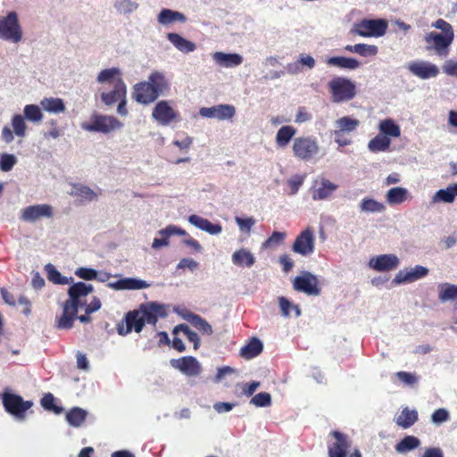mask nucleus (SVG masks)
I'll return each instance as SVG.
<instances>
[{
	"instance_id": "f257e3e1",
	"label": "nucleus",
	"mask_w": 457,
	"mask_h": 457,
	"mask_svg": "<svg viewBox=\"0 0 457 457\" xmlns=\"http://www.w3.org/2000/svg\"><path fill=\"white\" fill-rule=\"evenodd\" d=\"M94 291L91 284L85 282L71 283L68 289L69 298L62 304V313L56 318V327L59 329H70L76 320L79 308L86 305L85 297Z\"/></svg>"
},
{
	"instance_id": "f03ea898",
	"label": "nucleus",
	"mask_w": 457,
	"mask_h": 457,
	"mask_svg": "<svg viewBox=\"0 0 457 457\" xmlns=\"http://www.w3.org/2000/svg\"><path fill=\"white\" fill-rule=\"evenodd\" d=\"M331 99L334 103H344L353 99L357 94L353 81L345 77H334L328 83Z\"/></svg>"
},
{
	"instance_id": "7ed1b4c3",
	"label": "nucleus",
	"mask_w": 457,
	"mask_h": 457,
	"mask_svg": "<svg viewBox=\"0 0 457 457\" xmlns=\"http://www.w3.org/2000/svg\"><path fill=\"white\" fill-rule=\"evenodd\" d=\"M320 147L313 136L298 137L293 141L292 151L294 156L303 162L313 160L320 153Z\"/></svg>"
},
{
	"instance_id": "20e7f679",
	"label": "nucleus",
	"mask_w": 457,
	"mask_h": 457,
	"mask_svg": "<svg viewBox=\"0 0 457 457\" xmlns=\"http://www.w3.org/2000/svg\"><path fill=\"white\" fill-rule=\"evenodd\" d=\"M123 124L117 118L111 115L93 113L90 122H83L81 129L88 132L109 134L122 128Z\"/></svg>"
},
{
	"instance_id": "39448f33",
	"label": "nucleus",
	"mask_w": 457,
	"mask_h": 457,
	"mask_svg": "<svg viewBox=\"0 0 457 457\" xmlns=\"http://www.w3.org/2000/svg\"><path fill=\"white\" fill-rule=\"evenodd\" d=\"M22 38V29L18 15L15 12H10L6 16L0 17V39L19 43Z\"/></svg>"
},
{
	"instance_id": "423d86ee",
	"label": "nucleus",
	"mask_w": 457,
	"mask_h": 457,
	"mask_svg": "<svg viewBox=\"0 0 457 457\" xmlns=\"http://www.w3.org/2000/svg\"><path fill=\"white\" fill-rule=\"evenodd\" d=\"M386 29L387 21L384 19H363L353 25L352 32L364 37H379Z\"/></svg>"
},
{
	"instance_id": "0eeeda50",
	"label": "nucleus",
	"mask_w": 457,
	"mask_h": 457,
	"mask_svg": "<svg viewBox=\"0 0 457 457\" xmlns=\"http://www.w3.org/2000/svg\"><path fill=\"white\" fill-rule=\"evenodd\" d=\"M453 37L449 34L446 36L431 31L425 37V41L428 44L427 49H433L438 56L445 57L449 54V47L453 43Z\"/></svg>"
},
{
	"instance_id": "6e6552de",
	"label": "nucleus",
	"mask_w": 457,
	"mask_h": 457,
	"mask_svg": "<svg viewBox=\"0 0 457 457\" xmlns=\"http://www.w3.org/2000/svg\"><path fill=\"white\" fill-rule=\"evenodd\" d=\"M2 400L5 411L18 419H23L24 413L32 405L31 402L23 401L20 395L12 393H4Z\"/></svg>"
},
{
	"instance_id": "1a4fd4ad",
	"label": "nucleus",
	"mask_w": 457,
	"mask_h": 457,
	"mask_svg": "<svg viewBox=\"0 0 457 457\" xmlns=\"http://www.w3.org/2000/svg\"><path fill=\"white\" fill-rule=\"evenodd\" d=\"M330 436L335 440L328 444V457H346L352 445L348 436L337 430L331 431Z\"/></svg>"
},
{
	"instance_id": "9d476101",
	"label": "nucleus",
	"mask_w": 457,
	"mask_h": 457,
	"mask_svg": "<svg viewBox=\"0 0 457 457\" xmlns=\"http://www.w3.org/2000/svg\"><path fill=\"white\" fill-rule=\"evenodd\" d=\"M315 237L311 228H306L295 238L292 250L302 256H309L314 253Z\"/></svg>"
},
{
	"instance_id": "9b49d317",
	"label": "nucleus",
	"mask_w": 457,
	"mask_h": 457,
	"mask_svg": "<svg viewBox=\"0 0 457 457\" xmlns=\"http://www.w3.org/2000/svg\"><path fill=\"white\" fill-rule=\"evenodd\" d=\"M406 68L413 76L424 80L439 74V68L436 64L424 60L411 61L406 64Z\"/></svg>"
},
{
	"instance_id": "f8f14e48",
	"label": "nucleus",
	"mask_w": 457,
	"mask_h": 457,
	"mask_svg": "<svg viewBox=\"0 0 457 457\" xmlns=\"http://www.w3.org/2000/svg\"><path fill=\"white\" fill-rule=\"evenodd\" d=\"M318 284L317 276L309 271H303L302 275L297 276L293 282L295 290L305 293L308 295H320V288Z\"/></svg>"
},
{
	"instance_id": "ddd939ff",
	"label": "nucleus",
	"mask_w": 457,
	"mask_h": 457,
	"mask_svg": "<svg viewBox=\"0 0 457 457\" xmlns=\"http://www.w3.org/2000/svg\"><path fill=\"white\" fill-rule=\"evenodd\" d=\"M170 366L179 370L187 377H196L201 374L203 368L195 357L183 356L179 359H171Z\"/></svg>"
},
{
	"instance_id": "4468645a",
	"label": "nucleus",
	"mask_w": 457,
	"mask_h": 457,
	"mask_svg": "<svg viewBox=\"0 0 457 457\" xmlns=\"http://www.w3.org/2000/svg\"><path fill=\"white\" fill-rule=\"evenodd\" d=\"M137 312L145 324L148 323L154 327L158 318H165L168 315L166 306L157 302L142 304Z\"/></svg>"
},
{
	"instance_id": "2eb2a0df",
	"label": "nucleus",
	"mask_w": 457,
	"mask_h": 457,
	"mask_svg": "<svg viewBox=\"0 0 457 457\" xmlns=\"http://www.w3.org/2000/svg\"><path fill=\"white\" fill-rule=\"evenodd\" d=\"M338 188V185L331 182L326 178L318 177L313 180L312 190V198L314 201H322L328 199Z\"/></svg>"
},
{
	"instance_id": "dca6fc26",
	"label": "nucleus",
	"mask_w": 457,
	"mask_h": 457,
	"mask_svg": "<svg viewBox=\"0 0 457 457\" xmlns=\"http://www.w3.org/2000/svg\"><path fill=\"white\" fill-rule=\"evenodd\" d=\"M199 114L204 118L225 120L232 119L236 114V108L228 104H217L212 107H202Z\"/></svg>"
},
{
	"instance_id": "f3484780",
	"label": "nucleus",
	"mask_w": 457,
	"mask_h": 457,
	"mask_svg": "<svg viewBox=\"0 0 457 457\" xmlns=\"http://www.w3.org/2000/svg\"><path fill=\"white\" fill-rule=\"evenodd\" d=\"M54 216V209L50 204H41L29 205L21 212V219L27 222H36L39 219H50Z\"/></svg>"
},
{
	"instance_id": "a211bd4d",
	"label": "nucleus",
	"mask_w": 457,
	"mask_h": 457,
	"mask_svg": "<svg viewBox=\"0 0 457 457\" xmlns=\"http://www.w3.org/2000/svg\"><path fill=\"white\" fill-rule=\"evenodd\" d=\"M178 117V112L167 101L158 102L152 112V118L162 126H168Z\"/></svg>"
},
{
	"instance_id": "6ab92c4d",
	"label": "nucleus",
	"mask_w": 457,
	"mask_h": 457,
	"mask_svg": "<svg viewBox=\"0 0 457 457\" xmlns=\"http://www.w3.org/2000/svg\"><path fill=\"white\" fill-rule=\"evenodd\" d=\"M400 263L399 258L394 253L374 256L369 261V267L378 272H386L395 270Z\"/></svg>"
},
{
	"instance_id": "aec40b11",
	"label": "nucleus",
	"mask_w": 457,
	"mask_h": 457,
	"mask_svg": "<svg viewBox=\"0 0 457 457\" xmlns=\"http://www.w3.org/2000/svg\"><path fill=\"white\" fill-rule=\"evenodd\" d=\"M428 274V268L421 265H416L410 270H399V272L395 276L393 283L395 285L411 283L426 277Z\"/></svg>"
},
{
	"instance_id": "412c9836",
	"label": "nucleus",
	"mask_w": 457,
	"mask_h": 457,
	"mask_svg": "<svg viewBox=\"0 0 457 457\" xmlns=\"http://www.w3.org/2000/svg\"><path fill=\"white\" fill-rule=\"evenodd\" d=\"M158 97L159 96L154 92L148 81L139 82L134 87L133 98L137 103L149 104Z\"/></svg>"
},
{
	"instance_id": "4be33fe9",
	"label": "nucleus",
	"mask_w": 457,
	"mask_h": 457,
	"mask_svg": "<svg viewBox=\"0 0 457 457\" xmlns=\"http://www.w3.org/2000/svg\"><path fill=\"white\" fill-rule=\"evenodd\" d=\"M127 96V87L121 78L115 79L112 90L101 94L103 103L107 106H112L121 98Z\"/></svg>"
},
{
	"instance_id": "5701e85b",
	"label": "nucleus",
	"mask_w": 457,
	"mask_h": 457,
	"mask_svg": "<svg viewBox=\"0 0 457 457\" xmlns=\"http://www.w3.org/2000/svg\"><path fill=\"white\" fill-rule=\"evenodd\" d=\"M107 287L114 290H139L148 288L150 284L137 278H123L115 282H109Z\"/></svg>"
},
{
	"instance_id": "b1692460",
	"label": "nucleus",
	"mask_w": 457,
	"mask_h": 457,
	"mask_svg": "<svg viewBox=\"0 0 457 457\" xmlns=\"http://www.w3.org/2000/svg\"><path fill=\"white\" fill-rule=\"evenodd\" d=\"M212 60L216 64L224 68H234L243 62V56L239 54H227L223 52H215L212 54Z\"/></svg>"
},
{
	"instance_id": "393cba45",
	"label": "nucleus",
	"mask_w": 457,
	"mask_h": 457,
	"mask_svg": "<svg viewBox=\"0 0 457 457\" xmlns=\"http://www.w3.org/2000/svg\"><path fill=\"white\" fill-rule=\"evenodd\" d=\"M102 190L97 188V191L93 190L88 186L83 184H74L72 186L71 191L70 193L71 195L80 198L85 202H94L98 199V196L101 195Z\"/></svg>"
},
{
	"instance_id": "a878e982",
	"label": "nucleus",
	"mask_w": 457,
	"mask_h": 457,
	"mask_svg": "<svg viewBox=\"0 0 457 457\" xmlns=\"http://www.w3.org/2000/svg\"><path fill=\"white\" fill-rule=\"evenodd\" d=\"M328 66L337 67L342 70L354 71L361 67V63L359 60L353 57L332 56L326 59Z\"/></svg>"
},
{
	"instance_id": "bb28decb",
	"label": "nucleus",
	"mask_w": 457,
	"mask_h": 457,
	"mask_svg": "<svg viewBox=\"0 0 457 457\" xmlns=\"http://www.w3.org/2000/svg\"><path fill=\"white\" fill-rule=\"evenodd\" d=\"M167 39L172 44V46L179 52L183 54H189L196 49L195 43L187 40L181 35L170 32L167 34Z\"/></svg>"
},
{
	"instance_id": "cd10ccee",
	"label": "nucleus",
	"mask_w": 457,
	"mask_h": 457,
	"mask_svg": "<svg viewBox=\"0 0 457 457\" xmlns=\"http://www.w3.org/2000/svg\"><path fill=\"white\" fill-rule=\"evenodd\" d=\"M147 81L159 96L170 90V83L163 72L157 71L151 72Z\"/></svg>"
},
{
	"instance_id": "c85d7f7f",
	"label": "nucleus",
	"mask_w": 457,
	"mask_h": 457,
	"mask_svg": "<svg viewBox=\"0 0 457 457\" xmlns=\"http://www.w3.org/2000/svg\"><path fill=\"white\" fill-rule=\"evenodd\" d=\"M334 125L335 129L333 130L332 134L345 135L355 131L360 125V120L350 116H344L337 119Z\"/></svg>"
},
{
	"instance_id": "c756f323",
	"label": "nucleus",
	"mask_w": 457,
	"mask_h": 457,
	"mask_svg": "<svg viewBox=\"0 0 457 457\" xmlns=\"http://www.w3.org/2000/svg\"><path fill=\"white\" fill-rule=\"evenodd\" d=\"M187 20V18L184 13L167 8L162 9L157 16V21L164 26L174 22L184 23Z\"/></svg>"
},
{
	"instance_id": "7c9ffc66",
	"label": "nucleus",
	"mask_w": 457,
	"mask_h": 457,
	"mask_svg": "<svg viewBox=\"0 0 457 457\" xmlns=\"http://www.w3.org/2000/svg\"><path fill=\"white\" fill-rule=\"evenodd\" d=\"M231 261L236 266L250 268L254 264L255 257L248 249L241 248L233 253Z\"/></svg>"
},
{
	"instance_id": "2f4dec72",
	"label": "nucleus",
	"mask_w": 457,
	"mask_h": 457,
	"mask_svg": "<svg viewBox=\"0 0 457 457\" xmlns=\"http://www.w3.org/2000/svg\"><path fill=\"white\" fill-rule=\"evenodd\" d=\"M41 108L51 113V114H59L65 112L66 107L63 100L58 97H44L40 101Z\"/></svg>"
},
{
	"instance_id": "473e14b6",
	"label": "nucleus",
	"mask_w": 457,
	"mask_h": 457,
	"mask_svg": "<svg viewBox=\"0 0 457 457\" xmlns=\"http://www.w3.org/2000/svg\"><path fill=\"white\" fill-rule=\"evenodd\" d=\"M263 349V345L257 337H253L248 344L240 350V355L245 360L253 359L258 356Z\"/></svg>"
},
{
	"instance_id": "72a5a7b5",
	"label": "nucleus",
	"mask_w": 457,
	"mask_h": 457,
	"mask_svg": "<svg viewBox=\"0 0 457 457\" xmlns=\"http://www.w3.org/2000/svg\"><path fill=\"white\" fill-rule=\"evenodd\" d=\"M408 194V190L404 187H392L387 191L386 200L390 205L401 204L406 201Z\"/></svg>"
},
{
	"instance_id": "f704fd0d",
	"label": "nucleus",
	"mask_w": 457,
	"mask_h": 457,
	"mask_svg": "<svg viewBox=\"0 0 457 457\" xmlns=\"http://www.w3.org/2000/svg\"><path fill=\"white\" fill-rule=\"evenodd\" d=\"M379 134L387 137H398L401 135L400 127L392 120L385 119L378 124Z\"/></svg>"
},
{
	"instance_id": "c9c22d12",
	"label": "nucleus",
	"mask_w": 457,
	"mask_h": 457,
	"mask_svg": "<svg viewBox=\"0 0 457 457\" xmlns=\"http://www.w3.org/2000/svg\"><path fill=\"white\" fill-rule=\"evenodd\" d=\"M45 270L47 273V278L55 285H69L73 282L72 277L62 276L54 265L51 263L45 266Z\"/></svg>"
},
{
	"instance_id": "e433bc0d",
	"label": "nucleus",
	"mask_w": 457,
	"mask_h": 457,
	"mask_svg": "<svg viewBox=\"0 0 457 457\" xmlns=\"http://www.w3.org/2000/svg\"><path fill=\"white\" fill-rule=\"evenodd\" d=\"M420 445V440L414 436H406L399 441L395 449L398 453H406L411 452Z\"/></svg>"
},
{
	"instance_id": "4c0bfd02",
	"label": "nucleus",
	"mask_w": 457,
	"mask_h": 457,
	"mask_svg": "<svg viewBox=\"0 0 457 457\" xmlns=\"http://www.w3.org/2000/svg\"><path fill=\"white\" fill-rule=\"evenodd\" d=\"M438 299L441 303L457 300V286L443 283L438 286Z\"/></svg>"
},
{
	"instance_id": "58836bf2",
	"label": "nucleus",
	"mask_w": 457,
	"mask_h": 457,
	"mask_svg": "<svg viewBox=\"0 0 457 457\" xmlns=\"http://www.w3.org/2000/svg\"><path fill=\"white\" fill-rule=\"evenodd\" d=\"M87 416V411L79 407H73L66 413V420L71 427H80Z\"/></svg>"
},
{
	"instance_id": "ea45409f",
	"label": "nucleus",
	"mask_w": 457,
	"mask_h": 457,
	"mask_svg": "<svg viewBox=\"0 0 457 457\" xmlns=\"http://www.w3.org/2000/svg\"><path fill=\"white\" fill-rule=\"evenodd\" d=\"M391 139L383 135H377L368 143V149L372 153L386 152L389 149Z\"/></svg>"
},
{
	"instance_id": "a19ab883",
	"label": "nucleus",
	"mask_w": 457,
	"mask_h": 457,
	"mask_svg": "<svg viewBox=\"0 0 457 457\" xmlns=\"http://www.w3.org/2000/svg\"><path fill=\"white\" fill-rule=\"evenodd\" d=\"M417 420V411L404 408L401 411V414L396 418V424L403 428H408L411 427Z\"/></svg>"
},
{
	"instance_id": "79ce46f5",
	"label": "nucleus",
	"mask_w": 457,
	"mask_h": 457,
	"mask_svg": "<svg viewBox=\"0 0 457 457\" xmlns=\"http://www.w3.org/2000/svg\"><path fill=\"white\" fill-rule=\"evenodd\" d=\"M296 129L292 126H282L277 132L276 143L279 147L287 146L293 137L295 135Z\"/></svg>"
},
{
	"instance_id": "37998d69",
	"label": "nucleus",
	"mask_w": 457,
	"mask_h": 457,
	"mask_svg": "<svg viewBox=\"0 0 457 457\" xmlns=\"http://www.w3.org/2000/svg\"><path fill=\"white\" fill-rule=\"evenodd\" d=\"M455 200L452 185L447 187L437 190L431 197V204H452Z\"/></svg>"
},
{
	"instance_id": "c03bdc74",
	"label": "nucleus",
	"mask_w": 457,
	"mask_h": 457,
	"mask_svg": "<svg viewBox=\"0 0 457 457\" xmlns=\"http://www.w3.org/2000/svg\"><path fill=\"white\" fill-rule=\"evenodd\" d=\"M121 71L119 68L112 67L101 71L96 78V81L100 84L115 83V79L121 78Z\"/></svg>"
},
{
	"instance_id": "a18cd8bd",
	"label": "nucleus",
	"mask_w": 457,
	"mask_h": 457,
	"mask_svg": "<svg viewBox=\"0 0 457 457\" xmlns=\"http://www.w3.org/2000/svg\"><path fill=\"white\" fill-rule=\"evenodd\" d=\"M360 210L366 213H379L385 211V205L371 198H363L360 204Z\"/></svg>"
},
{
	"instance_id": "49530a36",
	"label": "nucleus",
	"mask_w": 457,
	"mask_h": 457,
	"mask_svg": "<svg viewBox=\"0 0 457 457\" xmlns=\"http://www.w3.org/2000/svg\"><path fill=\"white\" fill-rule=\"evenodd\" d=\"M139 4L135 0H116L114 8L117 12L123 15H129L136 12Z\"/></svg>"
},
{
	"instance_id": "de8ad7c7",
	"label": "nucleus",
	"mask_w": 457,
	"mask_h": 457,
	"mask_svg": "<svg viewBox=\"0 0 457 457\" xmlns=\"http://www.w3.org/2000/svg\"><path fill=\"white\" fill-rule=\"evenodd\" d=\"M125 322L129 323L130 329H134L137 333L142 331L145 323L137 311L129 312L125 315Z\"/></svg>"
},
{
	"instance_id": "09e8293b",
	"label": "nucleus",
	"mask_w": 457,
	"mask_h": 457,
	"mask_svg": "<svg viewBox=\"0 0 457 457\" xmlns=\"http://www.w3.org/2000/svg\"><path fill=\"white\" fill-rule=\"evenodd\" d=\"M189 318H191L189 323L203 334L211 336L213 333L210 323L200 315H189Z\"/></svg>"
},
{
	"instance_id": "8fccbe9b",
	"label": "nucleus",
	"mask_w": 457,
	"mask_h": 457,
	"mask_svg": "<svg viewBox=\"0 0 457 457\" xmlns=\"http://www.w3.org/2000/svg\"><path fill=\"white\" fill-rule=\"evenodd\" d=\"M24 118L28 120L37 123L43 120V113L41 112V106L37 104H27L23 109Z\"/></svg>"
},
{
	"instance_id": "3c124183",
	"label": "nucleus",
	"mask_w": 457,
	"mask_h": 457,
	"mask_svg": "<svg viewBox=\"0 0 457 457\" xmlns=\"http://www.w3.org/2000/svg\"><path fill=\"white\" fill-rule=\"evenodd\" d=\"M179 331H182L187 337V339L194 344V349L197 350L200 346V338L197 333L191 330L187 324H179L173 329V333L176 334Z\"/></svg>"
},
{
	"instance_id": "603ef678",
	"label": "nucleus",
	"mask_w": 457,
	"mask_h": 457,
	"mask_svg": "<svg viewBox=\"0 0 457 457\" xmlns=\"http://www.w3.org/2000/svg\"><path fill=\"white\" fill-rule=\"evenodd\" d=\"M25 118L21 114H15L12 118V126L16 136L23 137L26 134L27 125Z\"/></svg>"
},
{
	"instance_id": "864d4df0",
	"label": "nucleus",
	"mask_w": 457,
	"mask_h": 457,
	"mask_svg": "<svg viewBox=\"0 0 457 457\" xmlns=\"http://www.w3.org/2000/svg\"><path fill=\"white\" fill-rule=\"evenodd\" d=\"M54 402H55V398L51 393L46 394L40 401L41 405L43 406L44 409H46L47 411H51L54 412L55 414L62 413L63 411V408L61 406L55 405Z\"/></svg>"
},
{
	"instance_id": "5fc2aeb1",
	"label": "nucleus",
	"mask_w": 457,
	"mask_h": 457,
	"mask_svg": "<svg viewBox=\"0 0 457 457\" xmlns=\"http://www.w3.org/2000/svg\"><path fill=\"white\" fill-rule=\"evenodd\" d=\"M250 403L256 407H268L271 404V396L269 393L261 392L252 397Z\"/></svg>"
},
{
	"instance_id": "6e6d98bb",
	"label": "nucleus",
	"mask_w": 457,
	"mask_h": 457,
	"mask_svg": "<svg viewBox=\"0 0 457 457\" xmlns=\"http://www.w3.org/2000/svg\"><path fill=\"white\" fill-rule=\"evenodd\" d=\"M286 233L274 231L271 236L262 243L263 248H270L283 243L286 238Z\"/></svg>"
},
{
	"instance_id": "4d7b16f0",
	"label": "nucleus",
	"mask_w": 457,
	"mask_h": 457,
	"mask_svg": "<svg viewBox=\"0 0 457 457\" xmlns=\"http://www.w3.org/2000/svg\"><path fill=\"white\" fill-rule=\"evenodd\" d=\"M168 230V227L162 228V229H160L158 231V234L161 236L160 238H157L155 237L153 241V244H152V247L154 249H159L161 247H163V246H168L169 244H170V237H171V235H170V233L167 231Z\"/></svg>"
},
{
	"instance_id": "13d9d810",
	"label": "nucleus",
	"mask_w": 457,
	"mask_h": 457,
	"mask_svg": "<svg viewBox=\"0 0 457 457\" xmlns=\"http://www.w3.org/2000/svg\"><path fill=\"white\" fill-rule=\"evenodd\" d=\"M17 162V158L14 154H3L0 156V170L2 171H10Z\"/></svg>"
},
{
	"instance_id": "bf43d9fd",
	"label": "nucleus",
	"mask_w": 457,
	"mask_h": 457,
	"mask_svg": "<svg viewBox=\"0 0 457 457\" xmlns=\"http://www.w3.org/2000/svg\"><path fill=\"white\" fill-rule=\"evenodd\" d=\"M356 54L363 57L375 56L378 52V46L374 45L360 43L356 44Z\"/></svg>"
},
{
	"instance_id": "052dcab7",
	"label": "nucleus",
	"mask_w": 457,
	"mask_h": 457,
	"mask_svg": "<svg viewBox=\"0 0 457 457\" xmlns=\"http://www.w3.org/2000/svg\"><path fill=\"white\" fill-rule=\"evenodd\" d=\"M450 419L449 411L445 408L436 410L431 415V421L434 424L440 425L448 421Z\"/></svg>"
},
{
	"instance_id": "680f3d73",
	"label": "nucleus",
	"mask_w": 457,
	"mask_h": 457,
	"mask_svg": "<svg viewBox=\"0 0 457 457\" xmlns=\"http://www.w3.org/2000/svg\"><path fill=\"white\" fill-rule=\"evenodd\" d=\"M235 221L237 225L238 226L240 231L249 233L253 228V226L255 224V220L253 217L249 218H241L237 216L235 218Z\"/></svg>"
},
{
	"instance_id": "e2e57ef3",
	"label": "nucleus",
	"mask_w": 457,
	"mask_h": 457,
	"mask_svg": "<svg viewBox=\"0 0 457 457\" xmlns=\"http://www.w3.org/2000/svg\"><path fill=\"white\" fill-rule=\"evenodd\" d=\"M75 275L85 280H94L96 278V270L87 267H79L75 270Z\"/></svg>"
},
{
	"instance_id": "0e129e2a",
	"label": "nucleus",
	"mask_w": 457,
	"mask_h": 457,
	"mask_svg": "<svg viewBox=\"0 0 457 457\" xmlns=\"http://www.w3.org/2000/svg\"><path fill=\"white\" fill-rule=\"evenodd\" d=\"M304 181V176L295 175L288 179L287 184L291 188L290 195H295Z\"/></svg>"
},
{
	"instance_id": "69168bd1",
	"label": "nucleus",
	"mask_w": 457,
	"mask_h": 457,
	"mask_svg": "<svg viewBox=\"0 0 457 457\" xmlns=\"http://www.w3.org/2000/svg\"><path fill=\"white\" fill-rule=\"evenodd\" d=\"M433 27H435L436 29H441L442 30L441 34H443V35L447 36L449 34L450 36L454 37V33H453L452 25L442 19H438L437 21H436L433 23Z\"/></svg>"
},
{
	"instance_id": "338daca9",
	"label": "nucleus",
	"mask_w": 457,
	"mask_h": 457,
	"mask_svg": "<svg viewBox=\"0 0 457 457\" xmlns=\"http://www.w3.org/2000/svg\"><path fill=\"white\" fill-rule=\"evenodd\" d=\"M188 221L197 228L204 231L210 220L196 214H192L188 217Z\"/></svg>"
},
{
	"instance_id": "774afa93",
	"label": "nucleus",
	"mask_w": 457,
	"mask_h": 457,
	"mask_svg": "<svg viewBox=\"0 0 457 457\" xmlns=\"http://www.w3.org/2000/svg\"><path fill=\"white\" fill-rule=\"evenodd\" d=\"M395 376L400 381L408 386H411L417 382L416 376L406 371H398L395 373Z\"/></svg>"
}]
</instances>
